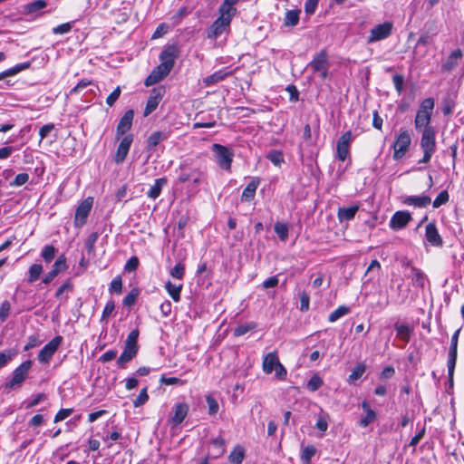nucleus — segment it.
<instances>
[{
  "mask_svg": "<svg viewBox=\"0 0 464 464\" xmlns=\"http://www.w3.org/2000/svg\"><path fill=\"white\" fill-rule=\"evenodd\" d=\"M450 200V195L447 190H442L432 202L434 208H438L442 205H445Z\"/></svg>",
  "mask_w": 464,
  "mask_h": 464,
  "instance_id": "nucleus-43",
  "label": "nucleus"
},
{
  "mask_svg": "<svg viewBox=\"0 0 464 464\" xmlns=\"http://www.w3.org/2000/svg\"><path fill=\"white\" fill-rule=\"evenodd\" d=\"M256 188L257 185L254 181L250 182L243 190L241 197L242 200L250 201L251 199H253L256 194Z\"/></svg>",
  "mask_w": 464,
  "mask_h": 464,
  "instance_id": "nucleus-35",
  "label": "nucleus"
},
{
  "mask_svg": "<svg viewBox=\"0 0 464 464\" xmlns=\"http://www.w3.org/2000/svg\"><path fill=\"white\" fill-rule=\"evenodd\" d=\"M411 215L408 211L395 212L390 220V227L393 230H400L404 228L411 220Z\"/></svg>",
  "mask_w": 464,
  "mask_h": 464,
  "instance_id": "nucleus-16",
  "label": "nucleus"
},
{
  "mask_svg": "<svg viewBox=\"0 0 464 464\" xmlns=\"http://www.w3.org/2000/svg\"><path fill=\"white\" fill-rule=\"evenodd\" d=\"M46 6V2L44 0H36L32 3H29L25 6V10L28 13H35Z\"/></svg>",
  "mask_w": 464,
  "mask_h": 464,
  "instance_id": "nucleus-47",
  "label": "nucleus"
},
{
  "mask_svg": "<svg viewBox=\"0 0 464 464\" xmlns=\"http://www.w3.org/2000/svg\"><path fill=\"white\" fill-rule=\"evenodd\" d=\"M232 20V0H225L219 7V16L208 29V38L216 39L228 31Z\"/></svg>",
  "mask_w": 464,
  "mask_h": 464,
  "instance_id": "nucleus-1",
  "label": "nucleus"
},
{
  "mask_svg": "<svg viewBox=\"0 0 464 464\" xmlns=\"http://www.w3.org/2000/svg\"><path fill=\"white\" fill-rule=\"evenodd\" d=\"M56 252L57 250L53 246L47 245L42 250L41 256L45 262L49 263L55 257Z\"/></svg>",
  "mask_w": 464,
  "mask_h": 464,
  "instance_id": "nucleus-40",
  "label": "nucleus"
},
{
  "mask_svg": "<svg viewBox=\"0 0 464 464\" xmlns=\"http://www.w3.org/2000/svg\"><path fill=\"white\" fill-rule=\"evenodd\" d=\"M266 158L276 166L280 167L284 162L283 153L279 150H270L266 156Z\"/></svg>",
  "mask_w": 464,
  "mask_h": 464,
  "instance_id": "nucleus-41",
  "label": "nucleus"
},
{
  "mask_svg": "<svg viewBox=\"0 0 464 464\" xmlns=\"http://www.w3.org/2000/svg\"><path fill=\"white\" fill-rule=\"evenodd\" d=\"M323 385V380L318 375L314 374L307 382V388L311 392L317 391Z\"/></svg>",
  "mask_w": 464,
  "mask_h": 464,
  "instance_id": "nucleus-49",
  "label": "nucleus"
},
{
  "mask_svg": "<svg viewBox=\"0 0 464 464\" xmlns=\"http://www.w3.org/2000/svg\"><path fill=\"white\" fill-rule=\"evenodd\" d=\"M17 351L14 349H8L4 352H0V369L4 368L8 364L9 362L16 356Z\"/></svg>",
  "mask_w": 464,
  "mask_h": 464,
  "instance_id": "nucleus-33",
  "label": "nucleus"
},
{
  "mask_svg": "<svg viewBox=\"0 0 464 464\" xmlns=\"http://www.w3.org/2000/svg\"><path fill=\"white\" fill-rule=\"evenodd\" d=\"M316 449L313 445H308L302 450L301 460L304 464H310L312 458L315 455Z\"/></svg>",
  "mask_w": 464,
  "mask_h": 464,
  "instance_id": "nucleus-34",
  "label": "nucleus"
},
{
  "mask_svg": "<svg viewBox=\"0 0 464 464\" xmlns=\"http://www.w3.org/2000/svg\"><path fill=\"white\" fill-rule=\"evenodd\" d=\"M29 180V175L27 173H20L15 179L10 183L11 187H20L25 184Z\"/></svg>",
  "mask_w": 464,
  "mask_h": 464,
  "instance_id": "nucleus-58",
  "label": "nucleus"
},
{
  "mask_svg": "<svg viewBox=\"0 0 464 464\" xmlns=\"http://www.w3.org/2000/svg\"><path fill=\"white\" fill-rule=\"evenodd\" d=\"M165 289L167 290L169 296L173 299L175 302H179L180 300V293L182 290V285H175L172 284L170 281H168L165 284Z\"/></svg>",
  "mask_w": 464,
  "mask_h": 464,
  "instance_id": "nucleus-28",
  "label": "nucleus"
},
{
  "mask_svg": "<svg viewBox=\"0 0 464 464\" xmlns=\"http://www.w3.org/2000/svg\"><path fill=\"white\" fill-rule=\"evenodd\" d=\"M255 327H256V324H254V323H249V324L239 325L234 329V335H237V336L243 335V334H246L247 332H249L250 330L254 329Z\"/></svg>",
  "mask_w": 464,
  "mask_h": 464,
  "instance_id": "nucleus-53",
  "label": "nucleus"
},
{
  "mask_svg": "<svg viewBox=\"0 0 464 464\" xmlns=\"http://www.w3.org/2000/svg\"><path fill=\"white\" fill-rule=\"evenodd\" d=\"M278 363H280V362L276 352L266 354L264 356L262 365L264 372L266 374L271 373Z\"/></svg>",
  "mask_w": 464,
  "mask_h": 464,
  "instance_id": "nucleus-23",
  "label": "nucleus"
},
{
  "mask_svg": "<svg viewBox=\"0 0 464 464\" xmlns=\"http://www.w3.org/2000/svg\"><path fill=\"white\" fill-rule=\"evenodd\" d=\"M169 138V135L163 131H154L148 138V148L150 150L159 145L160 141H163Z\"/></svg>",
  "mask_w": 464,
  "mask_h": 464,
  "instance_id": "nucleus-25",
  "label": "nucleus"
},
{
  "mask_svg": "<svg viewBox=\"0 0 464 464\" xmlns=\"http://www.w3.org/2000/svg\"><path fill=\"white\" fill-rule=\"evenodd\" d=\"M275 232L282 241H285L288 238V227L285 224L276 223L275 225Z\"/></svg>",
  "mask_w": 464,
  "mask_h": 464,
  "instance_id": "nucleus-44",
  "label": "nucleus"
},
{
  "mask_svg": "<svg viewBox=\"0 0 464 464\" xmlns=\"http://www.w3.org/2000/svg\"><path fill=\"white\" fill-rule=\"evenodd\" d=\"M121 87L118 86L114 91L107 97L106 103L108 106L111 107L116 101L119 99L121 95Z\"/></svg>",
  "mask_w": 464,
  "mask_h": 464,
  "instance_id": "nucleus-62",
  "label": "nucleus"
},
{
  "mask_svg": "<svg viewBox=\"0 0 464 464\" xmlns=\"http://www.w3.org/2000/svg\"><path fill=\"white\" fill-rule=\"evenodd\" d=\"M164 92L165 90L162 87L154 88L151 91V93L147 101V104L143 113L145 117L149 116L152 111H154L157 109L159 103L162 100Z\"/></svg>",
  "mask_w": 464,
  "mask_h": 464,
  "instance_id": "nucleus-14",
  "label": "nucleus"
},
{
  "mask_svg": "<svg viewBox=\"0 0 464 464\" xmlns=\"http://www.w3.org/2000/svg\"><path fill=\"white\" fill-rule=\"evenodd\" d=\"M459 332H460V330L459 329L453 334V335L451 337L450 351H449L448 373H449V379H450V382H453V374H454V370H455L456 362H457V349H458V340H459Z\"/></svg>",
  "mask_w": 464,
  "mask_h": 464,
  "instance_id": "nucleus-10",
  "label": "nucleus"
},
{
  "mask_svg": "<svg viewBox=\"0 0 464 464\" xmlns=\"http://www.w3.org/2000/svg\"><path fill=\"white\" fill-rule=\"evenodd\" d=\"M300 10H288L285 13L284 24L285 26H295L299 22Z\"/></svg>",
  "mask_w": 464,
  "mask_h": 464,
  "instance_id": "nucleus-32",
  "label": "nucleus"
},
{
  "mask_svg": "<svg viewBox=\"0 0 464 464\" xmlns=\"http://www.w3.org/2000/svg\"><path fill=\"white\" fill-rule=\"evenodd\" d=\"M359 208L357 206H352L348 208H340L338 210V218L341 221H348L354 218L357 213Z\"/></svg>",
  "mask_w": 464,
  "mask_h": 464,
  "instance_id": "nucleus-26",
  "label": "nucleus"
},
{
  "mask_svg": "<svg viewBox=\"0 0 464 464\" xmlns=\"http://www.w3.org/2000/svg\"><path fill=\"white\" fill-rule=\"evenodd\" d=\"M224 440L222 438H217L212 440V452L214 457H218L225 452Z\"/></svg>",
  "mask_w": 464,
  "mask_h": 464,
  "instance_id": "nucleus-39",
  "label": "nucleus"
},
{
  "mask_svg": "<svg viewBox=\"0 0 464 464\" xmlns=\"http://www.w3.org/2000/svg\"><path fill=\"white\" fill-rule=\"evenodd\" d=\"M30 65H31V63L28 62L23 63L16 64L15 66L0 72V81L6 77L15 75L18 72L28 69L30 67Z\"/></svg>",
  "mask_w": 464,
  "mask_h": 464,
  "instance_id": "nucleus-27",
  "label": "nucleus"
},
{
  "mask_svg": "<svg viewBox=\"0 0 464 464\" xmlns=\"http://www.w3.org/2000/svg\"><path fill=\"white\" fill-rule=\"evenodd\" d=\"M10 310H11L10 303L8 301H4L0 306V320H1V322H5L7 319V317L9 316V314H10Z\"/></svg>",
  "mask_w": 464,
  "mask_h": 464,
  "instance_id": "nucleus-59",
  "label": "nucleus"
},
{
  "mask_svg": "<svg viewBox=\"0 0 464 464\" xmlns=\"http://www.w3.org/2000/svg\"><path fill=\"white\" fill-rule=\"evenodd\" d=\"M434 108V100L432 98H427L422 101L419 111L430 114L431 117L432 110Z\"/></svg>",
  "mask_w": 464,
  "mask_h": 464,
  "instance_id": "nucleus-48",
  "label": "nucleus"
},
{
  "mask_svg": "<svg viewBox=\"0 0 464 464\" xmlns=\"http://www.w3.org/2000/svg\"><path fill=\"white\" fill-rule=\"evenodd\" d=\"M411 278L414 286L424 288L425 283L428 281L427 276L420 269L411 266V273L406 275Z\"/></svg>",
  "mask_w": 464,
  "mask_h": 464,
  "instance_id": "nucleus-21",
  "label": "nucleus"
},
{
  "mask_svg": "<svg viewBox=\"0 0 464 464\" xmlns=\"http://www.w3.org/2000/svg\"><path fill=\"white\" fill-rule=\"evenodd\" d=\"M166 184H167V179H165V178L157 179L155 180L154 184L151 186V188L148 191V193H147L148 197L150 198H153V199L157 198L160 195L163 186Z\"/></svg>",
  "mask_w": 464,
  "mask_h": 464,
  "instance_id": "nucleus-24",
  "label": "nucleus"
},
{
  "mask_svg": "<svg viewBox=\"0 0 464 464\" xmlns=\"http://www.w3.org/2000/svg\"><path fill=\"white\" fill-rule=\"evenodd\" d=\"M138 296V291L136 289L131 290L123 299V304L125 306H131Z\"/></svg>",
  "mask_w": 464,
  "mask_h": 464,
  "instance_id": "nucleus-64",
  "label": "nucleus"
},
{
  "mask_svg": "<svg viewBox=\"0 0 464 464\" xmlns=\"http://www.w3.org/2000/svg\"><path fill=\"white\" fill-rule=\"evenodd\" d=\"M92 204L93 198L89 197L82 201L77 207L74 217V226L76 227H81L86 223L87 218L92 210Z\"/></svg>",
  "mask_w": 464,
  "mask_h": 464,
  "instance_id": "nucleus-8",
  "label": "nucleus"
},
{
  "mask_svg": "<svg viewBox=\"0 0 464 464\" xmlns=\"http://www.w3.org/2000/svg\"><path fill=\"white\" fill-rule=\"evenodd\" d=\"M430 120H431V117L430 116V114L422 112L418 110L416 117H415V122H414L415 128L420 129L422 127H424V128L430 127Z\"/></svg>",
  "mask_w": 464,
  "mask_h": 464,
  "instance_id": "nucleus-29",
  "label": "nucleus"
},
{
  "mask_svg": "<svg viewBox=\"0 0 464 464\" xmlns=\"http://www.w3.org/2000/svg\"><path fill=\"white\" fill-rule=\"evenodd\" d=\"M134 118V111L128 110L123 116L120 119L116 130V139L119 140L121 136L127 135V132L131 129Z\"/></svg>",
  "mask_w": 464,
  "mask_h": 464,
  "instance_id": "nucleus-13",
  "label": "nucleus"
},
{
  "mask_svg": "<svg viewBox=\"0 0 464 464\" xmlns=\"http://www.w3.org/2000/svg\"><path fill=\"white\" fill-rule=\"evenodd\" d=\"M139 346H130L124 344V350L117 360V364L121 368H124L125 364L131 361L138 353Z\"/></svg>",
  "mask_w": 464,
  "mask_h": 464,
  "instance_id": "nucleus-20",
  "label": "nucleus"
},
{
  "mask_svg": "<svg viewBox=\"0 0 464 464\" xmlns=\"http://www.w3.org/2000/svg\"><path fill=\"white\" fill-rule=\"evenodd\" d=\"M139 334H140V333H139L138 329L132 330L129 334L124 344L130 345V346H138Z\"/></svg>",
  "mask_w": 464,
  "mask_h": 464,
  "instance_id": "nucleus-60",
  "label": "nucleus"
},
{
  "mask_svg": "<svg viewBox=\"0 0 464 464\" xmlns=\"http://www.w3.org/2000/svg\"><path fill=\"white\" fill-rule=\"evenodd\" d=\"M66 268V257L64 255H61L54 262L52 269L58 275L59 273L64 271Z\"/></svg>",
  "mask_w": 464,
  "mask_h": 464,
  "instance_id": "nucleus-45",
  "label": "nucleus"
},
{
  "mask_svg": "<svg viewBox=\"0 0 464 464\" xmlns=\"http://www.w3.org/2000/svg\"><path fill=\"white\" fill-rule=\"evenodd\" d=\"M122 290V280L120 276L113 278L110 285V292L121 294Z\"/></svg>",
  "mask_w": 464,
  "mask_h": 464,
  "instance_id": "nucleus-55",
  "label": "nucleus"
},
{
  "mask_svg": "<svg viewBox=\"0 0 464 464\" xmlns=\"http://www.w3.org/2000/svg\"><path fill=\"white\" fill-rule=\"evenodd\" d=\"M394 328L397 332V336L403 340L405 343H408L411 338V329L406 324H395Z\"/></svg>",
  "mask_w": 464,
  "mask_h": 464,
  "instance_id": "nucleus-31",
  "label": "nucleus"
},
{
  "mask_svg": "<svg viewBox=\"0 0 464 464\" xmlns=\"http://www.w3.org/2000/svg\"><path fill=\"white\" fill-rule=\"evenodd\" d=\"M420 147L423 150V157L419 160V163H428L436 149L435 130L432 127L423 129Z\"/></svg>",
  "mask_w": 464,
  "mask_h": 464,
  "instance_id": "nucleus-2",
  "label": "nucleus"
},
{
  "mask_svg": "<svg viewBox=\"0 0 464 464\" xmlns=\"http://www.w3.org/2000/svg\"><path fill=\"white\" fill-rule=\"evenodd\" d=\"M349 313H350L349 307H347L345 305H341L330 314L328 320L332 323L335 322L338 319H340L342 316H343Z\"/></svg>",
  "mask_w": 464,
  "mask_h": 464,
  "instance_id": "nucleus-37",
  "label": "nucleus"
},
{
  "mask_svg": "<svg viewBox=\"0 0 464 464\" xmlns=\"http://www.w3.org/2000/svg\"><path fill=\"white\" fill-rule=\"evenodd\" d=\"M300 296V310L302 312H305L309 310V304H310V296L305 292L303 291L299 294Z\"/></svg>",
  "mask_w": 464,
  "mask_h": 464,
  "instance_id": "nucleus-57",
  "label": "nucleus"
},
{
  "mask_svg": "<svg viewBox=\"0 0 464 464\" xmlns=\"http://www.w3.org/2000/svg\"><path fill=\"white\" fill-rule=\"evenodd\" d=\"M132 141H133L132 134H127L124 137H122V139L117 148V151H116V154L114 157V161L117 164H121L126 160Z\"/></svg>",
  "mask_w": 464,
  "mask_h": 464,
  "instance_id": "nucleus-15",
  "label": "nucleus"
},
{
  "mask_svg": "<svg viewBox=\"0 0 464 464\" xmlns=\"http://www.w3.org/2000/svg\"><path fill=\"white\" fill-rule=\"evenodd\" d=\"M211 150L213 151L214 160L218 166L224 170H229L232 162V153L229 151L228 148L218 143H214Z\"/></svg>",
  "mask_w": 464,
  "mask_h": 464,
  "instance_id": "nucleus-4",
  "label": "nucleus"
},
{
  "mask_svg": "<svg viewBox=\"0 0 464 464\" xmlns=\"http://www.w3.org/2000/svg\"><path fill=\"white\" fill-rule=\"evenodd\" d=\"M246 450L243 447L237 445L234 447V464H240L245 459Z\"/></svg>",
  "mask_w": 464,
  "mask_h": 464,
  "instance_id": "nucleus-54",
  "label": "nucleus"
},
{
  "mask_svg": "<svg viewBox=\"0 0 464 464\" xmlns=\"http://www.w3.org/2000/svg\"><path fill=\"white\" fill-rule=\"evenodd\" d=\"M207 403L208 405V412L209 414L213 415L216 414L218 411V404L216 399H214L212 396L208 395L206 397Z\"/></svg>",
  "mask_w": 464,
  "mask_h": 464,
  "instance_id": "nucleus-61",
  "label": "nucleus"
},
{
  "mask_svg": "<svg viewBox=\"0 0 464 464\" xmlns=\"http://www.w3.org/2000/svg\"><path fill=\"white\" fill-rule=\"evenodd\" d=\"M353 134L351 130L344 132L338 140L336 145V158L344 161L350 153V145L353 141Z\"/></svg>",
  "mask_w": 464,
  "mask_h": 464,
  "instance_id": "nucleus-9",
  "label": "nucleus"
},
{
  "mask_svg": "<svg viewBox=\"0 0 464 464\" xmlns=\"http://www.w3.org/2000/svg\"><path fill=\"white\" fill-rule=\"evenodd\" d=\"M160 383L162 384H166V385H184L185 384V381L179 379V378H176V377H165V376H161L160 379Z\"/></svg>",
  "mask_w": 464,
  "mask_h": 464,
  "instance_id": "nucleus-51",
  "label": "nucleus"
},
{
  "mask_svg": "<svg viewBox=\"0 0 464 464\" xmlns=\"http://www.w3.org/2000/svg\"><path fill=\"white\" fill-rule=\"evenodd\" d=\"M188 412V405L187 403H177L174 406V414L170 417V422L174 427L179 426L185 420Z\"/></svg>",
  "mask_w": 464,
  "mask_h": 464,
  "instance_id": "nucleus-19",
  "label": "nucleus"
},
{
  "mask_svg": "<svg viewBox=\"0 0 464 464\" xmlns=\"http://www.w3.org/2000/svg\"><path fill=\"white\" fill-rule=\"evenodd\" d=\"M98 237H99V234L97 232L91 233L88 236V237L85 241V247H86L88 253H92L94 251V246L98 240Z\"/></svg>",
  "mask_w": 464,
  "mask_h": 464,
  "instance_id": "nucleus-50",
  "label": "nucleus"
},
{
  "mask_svg": "<svg viewBox=\"0 0 464 464\" xmlns=\"http://www.w3.org/2000/svg\"><path fill=\"white\" fill-rule=\"evenodd\" d=\"M425 238L427 242L436 247L443 246V240L439 234L438 228L434 222L429 223L425 227Z\"/></svg>",
  "mask_w": 464,
  "mask_h": 464,
  "instance_id": "nucleus-17",
  "label": "nucleus"
},
{
  "mask_svg": "<svg viewBox=\"0 0 464 464\" xmlns=\"http://www.w3.org/2000/svg\"><path fill=\"white\" fill-rule=\"evenodd\" d=\"M179 55V49L176 45H168L160 54V63L156 68L166 76L172 70L175 60Z\"/></svg>",
  "mask_w": 464,
  "mask_h": 464,
  "instance_id": "nucleus-3",
  "label": "nucleus"
},
{
  "mask_svg": "<svg viewBox=\"0 0 464 464\" xmlns=\"http://www.w3.org/2000/svg\"><path fill=\"white\" fill-rule=\"evenodd\" d=\"M63 341L62 336H55L44 348L39 352L38 360L42 363L49 362L54 353L57 351L59 345Z\"/></svg>",
  "mask_w": 464,
  "mask_h": 464,
  "instance_id": "nucleus-12",
  "label": "nucleus"
},
{
  "mask_svg": "<svg viewBox=\"0 0 464 464\" xmlns=\"http://www.w3.org/2000/svg\"><path fill=\"white\" fill-rule=\"evenodd\" d=\"M185 274V266L181 263L177 264L171 270L170 276L176 279H182Z\"/></svg>",
  "mask_w": 464,
  "mask_h": 464,
  "instance_id": "nucleus-52",
  "label": "nucleus"
},
{
  "mask_svg": "<svg viewBox=\"0 0 464 464\" xmlns=\"http://www.w3.org/2000/svg\"><path fill=\"white\" fill-rule=\"evenodd\" d=\"M165 77H166V75L155 67L152 70V72L150 73V75L146 78L144 83L146 86H151V85L158 83L159 82L163 80Z\"/></svg>",
  "mask_w": 464,
  "mask_h": 464,
  "instance_id": "nucleus-30",
  "label": "nucleus"
},
{
  "mask_svg": "<svg viewBox=\"0 0 464 464\" xmlns=\"http://www.w3.org/2000/svg\"><path fill=\"white\" fill-rule=\"evenodd\" d=\"M411 137L408 130H401L393 144V159L401 160L408 151Z\"/></svg>",
  "mask_w": 464,
  "mask_h": 464,
  "instance_id": "nucleus-7",
  "label": "nucleus"
},
{
  "mask_svg": "<svg viewBox=\"0 0 464 464\" xmlns=\"http://www.w3.org/2000/svg\"><path fill=\"white\" fill-rule=\"evenodd\" d=\"M366 365L363 362H359L352 371V373L349 375V382H355L360 379L362 374L365 372Z\"/></svg>",
  "mask_w": 464,
  "mask_h": 464,
  "instance_id": "nucleus-36",
  "label": "nucleus"
},
{
  "mask_svg": "<svg viewBox=\"0 0 464 464\" xmlns=\"http://www.w3.org/2000/svg\"><path fill=\"white\" fill-rule=\"evenodd\" d=\"M328 420H329V415L327 413H322L319 415L317 421L315 423L316 429L319 430L324 432L328 429Z\"/></svg>",
  "mask_w": 464,
  "mask_h": 464,
  "instance_id": "nucleus-46",
  "label": "nucleus"
},
{
  "mask_svg": "<svg viewBox=\"0 0 464 464\" xmlns=\"http://www.w3.org/2000/svg\"><path fill=\"white\" fill-rule=\"evenodd\" d=\"M149 395L147 393V388H143L139 396L133 401L134 407H140L147 402Z\"/></svg>",
  "mask_w": 464,
  "mask_h": 464,
  "instance_id": "nucleus-56",
  "label": "nucleus"
},
{
  "mask_svg": "<svg viewBox=\"0 0 464 464\" xmlns=\"http://www.w3.org/2000/svg\"><path fill=\"white\" fill-rule=\"evenodd\" d=\"M31 367H32V361L27 360V361L22 362L13 372V377L8 382L5 383V388L12 390L15 387L21 386L22 383L26 380Z\"/></svg>",
  "mask_w": 464,
  "mask_h": 464,
  "instance_id": "nucleus-6",
  "label": "nucleus"
},
{
  "mask_svg": "<svg viewBox=\"0 0 464 464\" xmlns=\"http://www.w3.org/2000/svg\"><path fill=\"white\" fill-rule=\"evenodd\" d=\"M361 406L365 412V416L361 419L359 425L362 428H366L376 420L377 413L371 408L370 404L366 401H363Z\"/></svg>",
  "mask_w": 464,
  "mask_h": 464,
  "instance_id": "nucleus-22",
  "label": "nucleus"
},
{
  "mask_svg": "<svg viewBox=\"0 0 464 464\" xmlns=\"http://www.w3.org/2000/svg\"><path fill=\"white\" fill-rule=\"evenodd\" d=\"M402 204L407 206H414L416 208H426L431 203V198L429 196H404L401 198Z\"/></svg>",
  "mask_w": 464,
  "mask_h": 464,
  "instance_id": "nucleus-18",
  "label": "nucleus"
},
{
  "mask_svg": "<svg viewBox=\"0 0 464 464\" xmlns=\"http://www.w3.org/2000/svg\"><path fill=\"white\" fill-rule=\"evenodd\" d=\"M392 31V24L390 22H384L382 24H377L371 30L367 42L373 43L386 39L391 35Z\"/></svg>",
  "mask_w": 464,
  "mask_h": 464,
  "instance_id": "nucleus-11",
  "label": "nucleus"
},
{
  "mask_svg": "<svg viewBox=\"0 0 464 464\" xmlns=\"http://www.w3.org/2000/svg\"><path fill=\"white\" fill-rule=\"evenodd\" d=\"M328 54L325 50H321L314 55L313 60L309 63L310 67L314 72H319L321 79H325L328 76L329 69Z\"/></svg>",
  "mask_w": 464,
  "mask_h": 464,
  "instance_id": "nucleus-5",
  "label": "nucleus"
},
{
  "mask_svg": "<svg viewBox=\"0 0 464 464\" xmlns=\"http://www.w3.org/2000/svg\"><path fill=\"white\" fill-rule=\"evenodd\" d=\"M229 74H230V72L218 71V72H216L213 74L208 76L204 82L208 84L217 83V82L222 81L223 79H225V77Z\"/></svg>",
  "mask_w": 464,
  "mask_h": 464,
  "instance_id": "nucleus-42",
  "label": "nucleus"
},
{
  "mask_svg": "<svg viewBox=\"0 0 464 464\" xmlns=\"http://www.w3.org/2000/svg\"><path fill=\"white\" fill-rule=\"evenodd\" d=\"M394 87L399 94L403 91L404 77L401 74H395L392 77Z\"/></svg>",
  "mask_w": 464,
  "mask_h": 464,
  "instance_id": "nucleus-63",
  "label": "nucleus"
},
{
  "mask_svg": "<svg viewBox=\"0 0 464 464\" xmlns=\"http://www.w3.org/2000/svg\"><path fill=\"white\" fill-rule=\"evenodd\" d=\"M43 272V266L40 264H34L29 268V277L28 282L33 283L35 282Z\"/></svg>",
  "mask_w": 464,
  "mask_h": 464,
  "instance_id": "nucleus-38",
  "label": "nucleus"
}]
</instances>
